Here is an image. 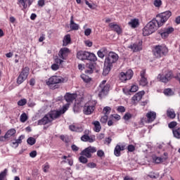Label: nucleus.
Returning a JSON list of instances; mask_svg holds the SVG:
<instances>
[{"instance_id": "37998d69", "label": "nucleus", "mask_w": 180, "mask_h": 180, "mask_svg": "<svg viewBox=\"0 0 180 180\" xmlns=\"http://www.w3.org/2000/svg\"><path fill=\"white\" fill-rule=\"evenodd\" d=\"M110 110H111L110 107H108V106L105 107L103 108L104 115L108 116V115L110 113Z\"/></svg>"}, {"instance_id": "2f4dec72", "label": "nucleus", "mask_w": 180, "mask_h": 180, "mask_svg": "<svg viewBox=\"0 0 180 180\" xmlns=\"http://www.w3.org/2000/svg\"><path fill=\"white\" fill-rule=\"evenodd\" d=\"M167 116L170 119H175V116H176L175 111H174L173 109H168L167 110Z\"/></svg>"}, {"instance_id": "423d86ee", "label": "nucleus", "mask_w": 180, "mask_h": 180, "mask_svg": "<svg viewBox=\"0 0 180 180\" xmlns=\"http://www.w3.org/2000/svg\"><path fill=\"white\" fill-rule=\"evenodd\" d=\"M155 58H161L168 54V48L165 45H157L153 50Z\"/></svg>"}, {"instance_id": "338daca9", "label": "nucleus", "mask_w": 180, "mask_h": 180, "mask_svg": "<svg viewBox=\"0 0 180 180\" xmlns=\"http://www.w3.org/2000/svg\"><path fill=\"white\" fill-rule=\"evenodd\" d=\"M71 148L72 151H78V150H79V148H78V146L74 144L71 146Z\"/></svg>"}, {"instance_id": "bb28decb", "label": "nucleus", "mask_w": 180, "mask_h": 180, "mask_svg": "<svg viewBox=\"0 0 180 180\" xmlns=\"http://www.w3.org/2000/svg\"><path fill=\"white\" fill-rule=\"evenodd\" d=\"M70 43H71V35L67 34L63 38V46L65 47L66 46H68Z\"/></svg>"}, {"instance_id": "e2e57ef3", "label": "nucleus", "mask_w": 180, "mask_h": 180, "mask_svg": "<svg viewBox=\"0 0 180 180\" xmlns=\"http://www.w3.org/2000/svg\"><path fill=\"white\" fill-rule=\"evenodd\" d=\"M84 44L86 46H87V47H92V41H91L89 40L85 41Z\"/></svg>"}, {"instance_id": "7c9ffc66", "label": "nucleus", "mask_w": 180, "mask_h": 180, "mask_svg": "<svg viewBox=\"0 0 180 180\" xmlns=\"http://www.w3.org/2000/svg\"><path fill=\"white\" fill-rule=\"evenodd\" d=\"M93 124L94 126V131H96V133H99V131H101V129H102L99 121H94L93 122Z\"/></svg>"}, {"instance_id": "b1692460", "label": "nucleus", "mask_w": 180, "mask_h": 180, "mask_svg": "<svg viewBox=\"0 0 180 180\" xmlns=\"http://www.w3.org/2000/svg\"><path fill=\"white\" fill-rule=\"evenodd\" d=\"M139 91V86L137 85L131 86V89H123V92L125 95H130V92H137Z\"/></svg>"}, {"instance_id": "a18cd8bd", "label": "nucleus", "mask_w": 180, "mask_h": 180, "mask_svg": "<svg viewBox=\"0 0 180 180\" xmlns=\"http://www.w3.org/2000/svg\"><path fill=\"white\" fill-rule=\"evenodd\" d=\"M25 139V135H20L18 139H16V142L18 144H22V141Z\"/></svg>"}, {"instance_id": "f03ea898", "label": "nucleus", "mask_w": 180, "mask_h": 180, "mask_svg": "<svg viewBox=\"0 0 180 180\" xmlns=\"http://www.w3.org/2000/svg\"><path fill=\"white\" fill-rule=\"evenodd\" d=\"M63 112L57 110H52L46 114L42 119L38 120V125H46L49 124V123H51L55 119H58L61 116Z\"/></svg>"}, {"instance_id": "5fc2aeb1", "label": "nucleus", "mask_w": 180, "mask_h": 180, "mask_svg": "<svg viewBox=\"0 0 180 180\" xmlns=\"http://www.w3.org/2000/svg\"><path fill=\"white\" fill-rule=\"evenodd\" d=\"M49 168H50V165H49V163H46L44 165V172H49Z\"/></svg>"}, {"instance_id": "2eb2a0df", "label": "nucleus", "mask_w": 180, "mask_h": 180, "mask_svg": "<svg viewBox=\"0 0 180 180\" xmlns=\"http://www.w3.org/2000/svg\"><path fill=\"white\" fill-rule=\"evenodd\" d=\"M143 41H139V42H136L133 44H131L129 46V49H131V51H134V53H137V51H141V50H143Z\"/></svg>"}, {"instance_id": "8fccbe9b", "label": "nucleus", "mask_w": 180, "mask_h": 180, "mask_svg": "<svg viewBox=\"0 0 180 180\" xmlns=\"http://www.w3.org/2000/svg\"><path fill=\"white\" fill-rule=\"evenodd\" d=\"M60 68V66L58 65V64L57 63H55V64H53L51 65V69L53 70V71H57V70H58Z\"/></svg>"}, {"instance_id": "a878e982", "label": "nucleus", "mask_w": 180, "mask_h": 180, "mask_svg": "<svg viewBox=\"0 0 180 180\" xmlns=\"http://www.w3.org/2000/svg\"><path fill=\"white\" fill-rule=\"evenodd\" d=\"M70 29L72 30H78L79 29V25L74 22V15L70 18Z\"/></svg>"}, {"instance_id": "6e6552de", "label": "nucleus", "mask_w": 180, "mask_h": 180, "mask_svg": "<svg viewBox=\"0 0 180 180\" xmlns=\"http://www.w3.org/2000/svg\"><path fill=\"white\" fill-rule=\"evenodd\" d=\"M30 71V68H29V67H25L22 69L20 74L17 78V84H18V85H20V84H23V82H25V81L27 79Z\"/></svg>"}, {"instance_id": "ddd939ff", "label": "nucleus", "mask_w": 180, "mask_h": 180, "mask_svg": "<svg viewBox=\"0 0 180 180\" xmlns=\"http://www.w3.org/2000/svg\"><path fill=\"white\" fill-rule=\"evenodd\" d=\"M134 74V73L131 70H128L126 72H122L120 74V79L122 81V82H124L125 81L131 79V78H133Z\"/></svg>"}, {"instance_id": "9b49d317", "label": "nucleus", "mask_w": 180, "mask_h": 180, "mask_svg": "<svg viewBox=\"0 0 180 180\" xmlns=\"http://www.w3.org/2000/svg\"><path fill=\"white\" fill-rule=\"evenodd\" d=\"M158 78L160 82L167 84L174 78V74L172 73V71H167L165 74L158 75Z\"/></svg>"}, {"instance_id": "3c124183", "label": "nucleus", "mask_w": 180, "mask_h": 180, "mask_svg": "<svg viewBox=\"0 0 180 180\" xmlns=\"http://www.w3.org/2000/svg\"><path fill=\"white\" fill-rule=\"evenodd\" d=\"M92 33V30L91 28H87L84 30L85 36H89Z\"/></svg>"}, {"instance_id": "7ed1b4c3", "label": "nucleus", "mask_w": 180, "mask_h": 180, "mask_svg": "<svg viewBox=\"0 0 180 180\" xmlns=\"http://www.w3.org/2000/svg\"><path fill=\"white\" fill-rule=\"evenodd\" d=\"M161 25H160V22L156 19H153L150 21L143 29V36H150V34H153L155 30H158L159 27H161Z\"/></svg>"}, {"instance_id": "13d9d810", "label": "nucleus", "mask_w": 180, "mask_h": 180, "mask_svg": "<svg viewBox=\"0 0 180 180\" xmlns=\"http://www.w3.org/2000/svg\"><path fill=\"white\" fill-rule=\"evenodd\" d=\"M168 126L169 129H174V127L176 126V122H171L170 123H169Z\"/></svg>"}, {"instance_id": "ea45409f", "label": "nucleus", "mask_w": 180, "mask_h": 180, "mask_svg": "<svg viewBox=\"0 0 180 180\" xmlns=\"http://www.w3.org/2000/svg\"><path fill=\"white\" fill-rule=\"evenodd\" d=\"M79 162H82V164H86V162H88V159L84 157V155H82L79 158Z\"/></svg>"}, {"instance_id": "f257e3e1", "label": "nucleus", "mask_w": 180, "mask_h": 180, "mask_svg": "<svg viewBox=\"0 0 180 180\" xmlns=\"http://www.w3.org/2000/svg\"><path fill=\"white\" fill-rule=\"evenodd\" d=\"M117 61H119V55L113 51L109 52L104 61L103 75L106 77Z\"/></svg>"}, {"instance_id": "6e6d98bb", "label": "nucleus", "mask_w": 180, "mask_h": 180, "mask_svg": "<svg viewBox=\"0 0 180 180\" xmlns=\"http://www.w3.org/2000/svg\"><path fill=\"white\" fill-rule=\"evenodd\" d=\"M85 2H86V5H87L89 6V8H90V9H95V5L89 3V1H86Z\"/></svg>"}, {"instance_id": "4c0bfd02", "label": "nucleus", "mask_w": 180, "mask_h": 180, "mask_svg": "<svg viewBox=\"0 0 180 180\" xmlns=\"http://www.w3.org/2000/svg\"><path fill=\"white\" fill-rule=\"evenodd\" d=\"M8 174V169H5L3 172L0 173V180H4Z\"/></svg>"}, {"instance_id": "c756f323", "label": "nucleus", "mask_w": 180, "mask_h": 180, "mask_svg": "<svg viewBox=\"0 0 180 180\" xmlns=\"http://www.w3.org/2000/svg\"><path fill=\"white\" fill-rule=\"evenodd\" d=\"M87 69L85 70L86 74H92L94 72V70L95 69V66L94 63H89L86 65Z\"/></svg>"}, {"instance_id": "cd10ccee", "label": "nucleus", "mask_w": 180, "mask_h": 180, "mask_svg": "<svg viewBox=\"0 0 180 180\" xmlns=\"http://www.w3.org/2000/svg\"><path fill=\"white\" fill-rule=\"evenodd\" d=\"M15 134H16V129L13 128V129L8 130L5 135L8 139H11V137H12V136H15Z\"/></svg>"}, {"instance_id": "1a4fd4ad", "label": "nucleus", "mask_w": 180, "mask_h": 180, "mask_svg": "<svg viewBox=\"0 0 180 180\" xmlns=\"http://www.w3.org/2000/svg\"><path fill=\"white\" fill-rule=\"evenodd\" d=\"M96 106V101H90L87 102L83 109L84 115H92L94 110H95V107Z\"/></svg>"}, {"instance_id": "4468645a", "label": "nucleus", "mask_w": 180, "mask_h": 180, "mask_svg": "<svg viewBox=\"0 0 180 180\" xmlns=\"http://www.w3.org/2000/svg\"><path fill=\"white\" fill-rule=\"evenodd\" d=\"M175 30L172 27H166L160 32L162 39H167L169 34L174 33Z\"/></svg>"}, {"instance_id": "4be33fe9", "label": "nucleus", "mask_w": 180, "mask_h": 180, "mask_svg": "<svg viewBox=\"0 0 180 180\" xmlns=\"http://www.w3.org/2000/svg\"><path fill=\"white\" fill-rule=\"evenodd\" d=\"M34 0H18V5L26 9L27 6H30Z\"/></svg>"}, {"instance_id": "5701e85b", "label": "nucleus", "mask_w": 180, "mask_h": 180, "mask_svg": "<svg viewBox=\"0 0 180 180\" xmlns=\"http://www.w3.org/2000/svg\"><path fill=\"white\" fill-rule=\"evenodd\" d=\"M144 94L145 92L143 91L136 93L131 98L132 102L136 103V102H139V101H141V98H143Z\"/></svg>"}, {"instance_id": "bf43d9fd", "label": "nucleus", "mask_w": 180, "mask_h": 180, "mask_svg": "<svg viewBox=\"0 0 180 180\" xmlns=\"http://www.w3.org/2000/svg\"><path fill=\"white\" fill-rule=\"evenodd\" d=\"M70 107V103H67L65 106H63V111L62 113H65V112H67V110H68V108Z\"/></svg>"}, {"instance_id": "c9c22d12", "label": "nucleus", "mask_w": 180, "mask_h": 180, "mask_svg": "<svg viewBox=\"0 0 180 180\" xmlns=\"http://www.w3.org/2000/svg\"><path fill=\"white\" fill-rule=\"evenodd\" d=\"M27 144H30V146H34L36 144V139L33 137H30L27 140Z\"/></svg>"}, {"instance_id": "c03bdc74", "label": "nucleus", "mask_w": 180, "mask_h": 180, "mask_svg": "<svg viewBox=\"0 0 180 180\" xmlns=\"http://www.w3.org/2000/svg\"><path fill=\"white\" fill-rule=\"evenodd\" d=\"M117 110L120 113H124V112H126V108H124V106H118Z\"/></svg>"}, {"instance_id": "603ef678", "label": "nucleus", "mask_w": 180, "mask_h": 180, "mask_svg": "<svg viewBox=\"0 0 180 180\" xmlns=\"http://www.w3.org/2000/svg\"><path fill=\"white\" fill-rule=\"evenodd\" d=\"M37 155V151L32 150L31 153H30V157L31 158H35V157Z\"/></svg>"}, {"instance_id": "864d4df0", "label": "nucleus", "mask_w": 180, "mask_h": 180, "mask_svg": "<svg viewBox=\"0 0 180 180\" xmlns=\"http://www.w3.org/2000/svg\"><path fill=\"white\" fill-rule=\"evenodd\" d=\"M86 167H88V168H96V165L94 162H89L87 163Z\"/></svg>"}, {"instance_id": "39448f33", "label": "nucleus", "mask_w": 180, "mask_h": 180, "mask_svg": "<svg viewBox=\"0 0 180 180\" xmlns=\"http://www.w3.org/2000/svg\"><path fill=\"white\" fill-rule=\"evenodd\" d=\"M109 89H110V84H106V80H103L97 89L98 98L101 99L105 98L109 94Z\"/></svg>"}, {"instance_id": "72a5a7b5", "label": "nucleus", "mask_w": 180, "mask_h": 180, "mask_svg": "<svg viewBox=\"0 0 180 180\" xmlns=\"http://www.w3.org/2000/svg\"><path fill=\"white\" fill-rule=\"evenodd\" d=\"M173 134L176 139H180V129L175 128L173 129Z\"/></svg>"}, {"instance_id": "393cba45", "label": "nucleus", "mask_w": 180, "mask_h": 180, "mask_svg": "<svg viewBox=\"0 0 180 180\" xmlns=\"http://www.w3.org/2000/svg\"><path fill=\"white\" fill-rule=\"evenodd\" d=\"M69 129L70 130H71V131H77V133H81L84 131V129L82 128V127L78 125H70Z\"/></svg>"}, {"instance_id": "4d7b16f0", "label": "nucleus", "mask_w": 180, "mask_h": 180, "mask_svg": "<svg viewBox=\"0 0 180 180\" xmlns=\"http://www.w3.org/2000/svg\"><path fill=\"white\" fill-rule=\"evenodd\" d=\"M148 176H150V178H152V179H157V178H158V174H155V173H150Z\"/></svg>"}, {"instance_id": "49530a36", "label": "nucleus", "mask_w": 180, "mask_h": 180, "mask_svg": "<svg viewBox=\"0 0 180 180\" xmlns=\"http://www.w3.org/2000/svg\"><path fill=\"white\" fill-rule=\"evenodd\" d=\"M162 4V2L161 1V0H155L154 1V5L157 8H160V6Z\"/></svg>"}, {"instance_id": "774afa93", "label": "nucleus", "mask_w": 180, "mask_h": 180, "mask_svg": "<svg viewBox=\"0 0 180 180\" xmlns=\"http://www.w3.org/2000/svg\"><path fill=\"white\" fill-rule=\"evenodd\" d=\"M97 54L100 58H103L105 57L104 53H103L100 50L97 52Z\"/></svg>"}, {"instance_id": "f704fd0d", "label": "nucleus", "mask_w": 180, "mask_h": 180, "mask_svg": "<svg viewBox=\"0 0 180 180\" xmlns=\"http://www.w3.org/2000/svg\"><path fill=\"white\" fill-rule=\"evenodd\" d=\"M81 78L83 79L84 82H86V84H89V82L91 81V79L89 77V76L86 75H82Z\"/></svg>"}, {"instance_id": "412c9836", "label": "nucleus", "mask_w": 180, "mask_h": 180, "mask_svg": "<svg viewBox=\"0 0 180 180\" xmlns=\"http://www.w3.org/2000/svg\"><path fill=\"white\" fill-rule=\"evenodd\" d=\"M109 27L111 29V30H114V32H116L117 34H122V28L119 25L115 23V22H111L109 24Z\"/></svg>"}, {"instance_id": "a211bd4d", "label": "nucleus", "mask_w": 180, "mask_h": 180, "mask_svg": "<svg viewBox=\"0 0 180 180\" xmlns=\"http://www.w3.org/2000/svg\"><path fill=\"white\" fill-rule=\"evenodd\" d=\"M148 123H153L157 118V113L154 111H149L146 114Z\"/></svg>"}, {"instance_id": "09e8293b", "label": "nucleus", "mask_w": 180, "mask_h": 180, "mask_svg": "<svg viewBox=\"0 0 180 180\" xmlns=\"http://www.w3.org/2000/svg\"><path fill=\"white\" fill-rule=\"evenodd\" d=\"M127 150L128 151H129V153H133V151L136 150V148L133 145H129L127 147Z\"/></svg>"}, {"instance_id": "e433bc0d", "label": "nucleus", "mask_w": 180, "mask_h": 180, "mask_svg": "<svg viewBox=\"0 0 180 180\" xmlns=\"http://www.w3.org/2000/svg\"><path fill=\"white\" fill-rule=\"evenodd\" d=\"M27 119H28L27 115H26L25 112L22 113L20 115V120L22 123H25V122H26Z\"/></svg>"}, {"instance_id": "20e7f679", "label": "nucleus", "mask_w": 180, "mask_h": 180, "mask_svg": "<svg viewBox=\"0 0 180 180\" xmlns=\"http://www.w3.org/2000/svg\"><path fill=\"white\" fill-rule=\"evenodd\" d=\"M67 82V79L61 76H51L47 81L46 85L50 88V89H58L60 86L58 84H64Z\"/></svg>"}, {"instance_id": "052dcab7", "label": "nucleus", "mask_w": 180, "mask_h": 180, "mask_svg": "<svg viewBox=\"0 0 180 180\" xmlns=\"http://www.w3.org/2000/svg\"><path fill=\"white\" fill-rule=\"evenodd\" d=\"M73 111L75 112V113L79 112V106L78 105H75V106L73 107Z\"/></svg>"}, {"instance_id": "79ce46f5", "label": "nucleus", "mask_w": 180, "mask_h": 180, "mask_svg": "<svg viewBox=\"0 0 180 180\" xmlns=\"http://www.w3.org/2000/svg\"><path fill=\"white\" fill-rule=\"evenodd\" d=\"M132 117L131 114L130 112H127L123 117L124 120H130V118Z\"/></svg>"}, {"instance_id": "9d476101", "label": "nucleus", "mask_w": 180, "mask_h": 180, "mask_svg": "<svg viewBox=\"0 0 180 180\" xmlns=\"http://www.w3.org/2000/svg\"><path fill=\"white\" fill-rule=\"evenodd\" d=\"M172 15V13H171L169 11H167L158 15L156 16V19L158 22H159L160 25L163 26L164 23H165V22H167V20H168V19H169Z\"/></svg>"}, {"instance_id": "c85d7f7f", "label": "nucleus", "mask_w": 180, "mask_h": 180, "mask_svg": "<svg viewBox=\"0 0 180 180\" xmlns=\"http://www.w3.org/2000/svg\"><path fill=\"white\" fill-rule=\"evenodd\" d=\"M129 26H131V27H133V29H136V27L139 26V19L137 18L131 19L129 22Z\"/></svg>"}, {"instance_id": "f3484780", "label": "nucleus", "mask_w": 180, "mask_h": 180, "mask_svg": "<svg viewBox=\"0 0 180 180\" xmlns=\"http://www.w3.org/2000/svg\"><path fill=\"white\" fill-rule=\"evenodd\" d=\"M140 75H141V79L139 81V84L142 86H146V85H148V81L146 77V70H143L142 71H141Z\"/></svg>"}, {"instance_id": "473e14b6", "label": "nucleus", "mask_w": 180, "mask_h": 180, "mask_svg": "<svg viewBox=\"0 0 180 180\" xmlns=\"http://www.w3.org/2000/svg\"><path fill=\"white\" fill-rule=\"evenodd\" d=\"M120 151H122L120 150V145H117L114 150V155L115 157H120Z\"/></svg>"}, {"instance_id": "6ab92c4d", "label": "nucleus", "mask_w": 180, "mask_h": 180, "mask_svg": "<svg viewBox=\"0 0 180 180\" xmlns=\"http://www.w3.org/2000/svg\"><path fill=\"white\" fill-rule=\"evenodd\" d=\"M68 54H70V49L68 48H62L59 51L58 56L63 60H65L68 56Z\"/></svg>"}, {"instance_id": "0e129e2a", "label": "nucleus", "mask_w": 180, "mask_h": 180, "mask_svg": "<svg viewBox=\"0 0 180 180\" xmlns=\"http://www.w3.org/2000/svg\"><path fill=\"white\" fill-rule=\"evenodd\" d=\"M155 164H160V162H162V158H156L155 159Z\"/></svg>"}, {"instance_id": "58836bf2", "label": "nucleus", "mask_w": 180, "mask_h": 180, "mask_svg": "<svg viewBox=\"0 0 180 180\" xmlns=\"http://www.w3.org/2000/svg\"><path fill=\"white\" fill-rule=\"evenodd\" d=\"M27 103V100L22 98L18 102V106H25Z\"/></svg>"}, {"instance_id": "69168bd1", "label": "nucleus", "mask_w": 180, "mask_h": 180, "mask_svg": "<svg viewBox=\"0 0 180 180\" xmlns=\"http://www.w3.org/2000/svg\"><path fill=\"white\" fill-rule=\"evenodd\" d=\"M100 51L103 54H104V56H106V54H108V49L106 48H101Z\"/></svg>"}, {"instance_id": "de8ad7c7", "label": "nucleus", "mask_w": 180, "mask_h": 180, "mask_svg": "<svg viewBox=\"0 0 180 180\" xmlns=\"http://www.w3.org/2000/svg\"><path fill=\"white\" fill-rule=\"evenodd\" d=\"M100 122L101 123H106V122H108V115H105L104 116H103L101 118Z\"/></svg>"}, {"instance_id": "aec40b11", "label": "nucleus", "mask_w": 180, "mask_h": 180, "mask_svg": "<svg viewBox=\"0 0 180 180\" xmlns=\"http://www.w3.org/2000/svg\"><path fill=\"white\" fill-rule=\"evenodd\" d=\"M65 99L70 105V103H72V102L77 99V94L67 93L66 95H65Z\"/></svg>"}, {"instance_id": "f8f14e48", "label": "nucleus", "mask_w": 180, "mask_h": 180, "mask_svg": "<svg viewBox=\"0 0 180 180\" xmlns=\"http://www.w3.org/2000/svg\"><path fill=\"white\" fill-rule=\"evenodd\" d=\"M94 153H96V148L89 146L80 153V155H84L86 158H91Z\"/></svg>"}, {"instance_id": "0eeeda50", "label": "nucleus", "mask_w": 180, "mask_h": 180, "mask_svg": "<svg viewBox=\"0 0 180 180\" xmlns=\"http://www.w3.org/2000/svg\"><path fill=\"white\" fill-rule=\"evenodd\" d=\"M77 58L79 60H82V61H84V60H89V61H96V56H95L94 53H89L88 51H80L77 52Z\"/></svg>"}, {"instance_id": "a19ab883", "label": "nucleus", "mask_w": 180, "mask_h": 180, "mask_svg": "<svg viewBox=\"0 0 180 180\" xmlns=\"http://www.w3.org/2000/svg\"><path fill=\"white\" fill-rule=\"evenodd\" d=\"M163 93L165 94V95H167V96H171L172 95V89H165Z\"/></svg>"}, {"instance_id": "dca6fc26", "label": "nucleus", "mask_w": 180, "mask_h": 180, "mask_svg": "<svg viewBox=\"0 0 180 180\" xmlns=\"http://www.w3.org/2000/svg\"><path fill=\"white\" fill-rule=\"evenodd\" d=\"M84 133V134L81 137L82 141H89V143L95 141V136H89V130H85Z\"/></svg>"}, {"instance_id": "680f3d73", "label": "nucleus", "mask_w": 180, "mask_h": 180, "mask_svg": "<svg viewBox=\"0 0 180 180\" xmlns=\"http://www.w3.org/2000/svg\"><path fill=\"white\" fill-rule=\"evenodd\" d=\"M98 157H103L105 155V153L102 150H99L97 151Z\"/></svg>"}]
</instances>
